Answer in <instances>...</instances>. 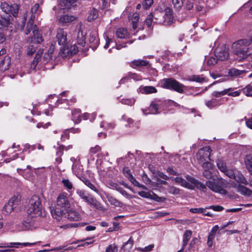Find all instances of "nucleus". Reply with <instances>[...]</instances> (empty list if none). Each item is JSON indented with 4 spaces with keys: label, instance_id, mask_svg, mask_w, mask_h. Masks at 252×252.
I'll return each instance as SVG.
<instances>
[{
    "label": "nucleus",
    "instance_id": "nucleus-1",
    "mask_svg": "<svg viewBox=\"0 0 252 252\" xmlns=\"http://www.w3.org/2000/svg\"><path fill=\"white\" fill-rule=\"evenodd\" d=\"M250 46V41L248 39H239L232 44V53L237 60L244 61L252 55Z\"/></svg>",
    "mask_w": 252,
    "mask_h": 252
},
{
    "label": "nucleus",
    "instance_id": "nucleus-2",
    "mask_svg": "<svg viewBox=\"0 0 252 252\" xmlns=\"http://www.w3.org/2000/svg\"><path fill=\"white\" fill-rule=\"evenodd\" d=\"M152 13L155 22L157 24L167 25L172 22L173 16L171 9L166 7L163 3L159 4Z\"/></svg>",
    "mask_w": 252,
    "mask_h": 252
},
{
    "label": "nucleus",
    "instance_id": "nucleus-3",
    "mask_svg": "<svg viewBox=\"0 0 252 252\" xmlns=\"http://www.w3.org/2000/svg\"><path fill=\"white\" fill-rule=\"evenodd\" d=\"M70 207L67 195L65 193H61L57 199V205L55 208L51 209L52 217L57 220L62 219L64 212L67 211Z\"/></svg>",
    "mask_w": 252,
    "mask_h": 252
},
{
    "label": "nucleus",
    "instance_id": "nucleus-4",
    "mask_svg": "<svg viewBox=\"0 0 252 252\" xmlns=\"http://www.w3.org/2000/svg\"><path fill=\"white\" fill-rule=\"evenodd\" d=\"M42 12L41 9H39V5L38 3H35L32 8L31 10V16L27 23V26L25 31V34H28L30 33L31 31H32V33L34 36H36V41L37 43L42 42L43 41L42 36H41L37 27L33 26V21L36 16H37Z\"/></svg>",
    "mask_w": 252,
    "mask_h": 252
},
{
    "label": "nucleus",
    "instance_id": "nucleus-5",
    "mask_svg": "<svg viewBox=\"0 0 252 252\" xmlns=\"http://www.w3.org/2000/svg\"><path fill=\"white\" fill-rule=\"evenodd\" d=\"M186 179L188 181L182 177H177L173 178L172 180L175 181L176 183H178L181 186L190 189H193L195 188H196L200 190L204 191L206 189V186L204 184L189 175L186 176Z\"/></svg>",
    "mask_w": 252,
    "mask_h": 252
},
{
    "label": "nucleus",
    "instance_id": "nucleus-6",
    "mask_svg": "<svg viewBox=\"0 0 252 252\" xmlns=\"http://www.w3.org/2000/svg\"><path fill=\"white\" fill-rule=\"evenodd\" d=\"M27 214L31 218L41 217L44 214L41 202L37 196H33L30 200Z\"/></svg>",
    "mask_w": 252,
    "mask_h": 252
},
{
    "label": "nucleus",
    "instance_id": "nucleus-7",
    "mask_svg": "<svg viewBox=\"0 0 252 252\" xmlns=\"http://www.w3.org/2000/svg\"><path fill=\"white\" fill-rule=\"evenodd\" d=\"M162 87L170 90H173L179 93H183L185 86L176 80L172 78L163 79L161 81Z\"/></svg>",
    "mask_w": 252,
    "mask_h": 252
},
{
    "label": "nucleus",
    "instance_id": "nucleus-8",
    "mask_svg": "<svg viewBox=\"0 0 252 252\" xmlns=\"http://www.w3.org/2000/svg\"><path fill=\"white\" fill-rule=\"evenodd\" d=\"M224 181L219 179L216 181H209L206 182V186L213 191L221 194H226V190L224 189Z\"/></svg>",
    "mask_w": 252,
    "mask_h": 252
},
{
    "label": "nucleus",
    "instance_id": "nucleus-9",
    "mask_svg": "<svg viewBox=\"0 0 252 252\" xmlns=\"http://www.w3.org/2000/svg\"><path fill=\"white\" fill-rule=\"evenodd\" d=\"M211 150L209 147H205L200 149L197 153V159L202 165L204 163L210 162V156Z\"/></svg>",
    "mask_w": 252,
    "mask_h": 252
},
{
    "label": "nucleus",
    "instance_id": "nucleus-10",
    "mask_svg": "<svg viewBox=\"0 0 252 252\" xmlns=\"http://www.w3.org/2000/svg\"><path fill=\"white\" fill-rule=\"evenodd\" d=\"M163 102L160 100H155L152 102L148 108V112L147 110H143V113L145 115L148 114H156L159 113L162 110V105Z\"/></svg>",
    "mask_w": 252,
    "mask_h": 252
},
{
    "label": "nucleus",
    "instance_id": "nucleus-11",
    "mask_svg": "<svg viewBox=\"0 0 252 252\" xmlns=\"http://www.w3.org/2000/svg\"><path fill=\"white\" fill-rule=\"evenodd\" d=\"M214 53L215 56L221 61L227 59L229 55L228 49L224 45L216 48Z\"/></svg>",
    "mask_w": 252,
    "mask_h": 252
},
{
    "label": "nucleus",
    "instance_id": "nucleus-12",
    "mask_svg": "<svg viewBox=\"0 0 252 252\" xmlns=\"http://www.w3.org/2000/svg\"><path fill=\"white\" fill-rule=\"evenodd\" d=\"M10 23L9 20L0 18V43H2L5 40V34L6 28Z\"/></svg>",
    "mask_w": 252,
    "mask_h": 252
},
{
    "label": "nucleus",
    "instance_id": "nucleus-13",
    "mask_svg": "<svg viewBox=\"0 0 252 252\" xmlns=\"http://www.w3.org/2000/svg\"><path fill=\"white\" fill-rule=\"evenodd\" d=\"M78 48L75 45L70 46L69 48L63 47L61 48L59 55L62 58H65L69 55H72L77 53Z\"/></svg>",
    "mask_w": 252,
    "mask_h": 252
},
{
    "label": "nucleus",
    "instance_id": "nucleus-14",
    "mask_svg": "<svg viewBox=\"0 0 252 252\" xmlns=\"http://www.w3.org/2000/svg\"><path fill=\"white\" fill-rule=\"evenodd\" d=\"M40 243V241L35 242H32V243H29V242H24V243H19V242H16V243H7L4 244L3 246H0V248L1 247H9V248H18L19 247H31L33 246L34 245H38Z\"/></svg>",
    "mask_w": 252,
    "mask_h": 252
},
{
    "label": "nucleus",
    "instance_id": "nucleus-15",
    "mask_svg": "<svg viewBox=\"0 0 252 252\" xmlns=\"http://www.w3.org/2000/svg\"><path fill=\"white\" fill-rule=\"evenodd\" d=\"M63 218H67L70 220L77 221L81 219L80 214L73 210H67V211L64 212Z\"/></svg>",
    "mask_w": 252,
    "mask_h": 252
},
{
    "label": "nucleus",
    "instance_id": "nucleus-16",
    "mask_svg": "<svg viewBox=\"0 0 252 252\" xmlns=\"http://www.w3.org/2000/svg\"><path fill=\"white\" fill-rule=\"evenodd\" d=\"M57 32L56 38L59 44H65L67 40V32L62 28L58 29Z\"/></svg>",
    "mask_w": 252,
    "mask_h": 252
},
{
    "label": "nucleus",
    "instance_id": "nucleus-17",
    "mask_svg": "<svg viewBox=\"0 0 252 252\" xmlns=\"http://www.w3.org/2000/svg\"><path fill=\"white\" fill-rule=\"evenodd\" d=\"M138 194L142 197L152 199L157 202H160L161 201V198L158 196L153 191L147 192L141 191L138 192Z\"/></svg>",
    "mask_w": 252,
    "mask_h": 252
},
{
    "label": "nucleus",
    "instance_id": "nucleus-18",
    "mask_svg": "<svg viewBox=\"0 0 252 252\" xmlns=\"http://www.w3.org/2000/svg\"><path fill=\"white\" fill-rule=\"evenodd\" d=\"M81 180L91 190H93L98 194H100V191L99 189V186L97 184L91 182L90 180L84 177H82Z\"/></svg>",
    "mask_w": 252,
    "mask_h": 252
},
{
    "label": "nucleus",
    "instance_id": "nucleus-19",
    "mask_svg": "<svg viewBox=\"0 0 252 252\" xmlns=\"http://www.w3.org/2000/svg\"><path fill=\"white\" fill-rule=\"evenodd\" d=\"M202 166L204 169L203 176L206 179H211L212 176L211 170L212 169L213 164L211 162H206L202 164Z\"/></svg>",
    "mask_w": 252,
    "mask_h": 252
},
{
    "label": "nucleus",
    "instance_id": "nucleus-20",
    "mask_svg": "<svg viewBox=\"0 0 252 252\" xmlns=\"http://www.w3.org/2000/svg\"><path fill=\"white\" fill-rule=\"evenodd\" d=\"M86 202H87L90 205L93 206L94 208L97 210H103V207L101 204V203L92 196H90Z\"/></svg>",
    "mask_w": 252,
    "mask_h": 252
},
{
    "label": "nucleus",
    "instance_id": "nucleus-21",
    "mask_svg": "<svg viewBox=\"0 0 252 252\" xmlns=\"http://www.w3.org/2000/svg\"><path fill=\"white\" fill-rule=\"evenodd\" d=\"M247 72V71L245 70H239L235 68H232L228 70V75L233 77H241L245 75Z\"/></svg>",
    "mask_w": 252,
    "mask_h": 252
},
{
    "label": "nucleus",
    "instance_id": "nucleus-22",
    "mask_svg": "<svg viewBox=\"0 0 252 252\" xmlns=\"http://www.w3.org/2000/svg\"><path fill=\"white\" fill-rule=\"evenodd\" d=\"M11 65V59L9 56H5L0 63V70L4 71L8 70Z\"/></svg>",
    "mask_w": 252,
    "mask_h": 252
},
{
    "label": "nucleus",
    "instance_id": "nucleus-23",
    "mask_svg": "<svg viewBox=\"0 0 252 252\" xmlns=\"http://www.w3.org/2000/svg\"><path fill=\"white\" fill-rule=\"evenodd\" d=\"M223 98L217 99L212 98L206 102V105L209 108L212 109L215 107L220 106L223 103Z\"/></svg>",
    "mask_w": 252,
    "mask_h": 252
},
{
    "label": "nucleus",
    "instance_id": "nucleus-24",
    "mask_svg": "<svg viewBox=\"0 0 252 252\" xmlns=\"http://www.w3.org/2000/svg\"><path fill=\"white\" fill-rule=\"evenodd\" d=\"M33 37H32L31 39H29L30 42H32L33 44L29 45L27 50V54L28 55H32L36 51L37 48L36 46L35 45V43L39 44L36 41V36H34L33 34ZM41 42H40V43Z\"/></svg>",
    "mask_w": 252,
    "mask_h": 252
},
{
    "label": "nucleus",
    "instance_id": "nucleus-25",
    "mask_svg": "<svg viewBox=\"0 0 252 252\" xmlns=\"http://www.w3.org/2000/svg\"><path fill=\"white\" fill-rule=\"evenodd\" d=\"M72 170L74 174H75L79 179L81 180L82 176L83 168L82 165L78 164H74L72 166Z\"/></svg>",
    "mask_w": 252,
    "mask_h": 252
},
{
    "label": "nucleus",
    "instance_id": "nucleus-26",
    "mask_svg": "<svg viewBox=\"0 0 252 252\" xmlns=\"http://www.w3.org/2000/svg\"><path fill=\"white\" fill-rule=\"evenodd\" d=\"M131 79H132L135 81H139L141 80L142 78L137 74L134 73H129L127 77H124L120 80V83L124 84L126 81Z\"/></svg>",
    "mask_w": 252,
    "mask_h": 252
},
{
    "label": "nucleus",
    "instance_id": "nucleus-27",
    "mask_svg": "<svg viewBox=\"0 0 252 252\" xmlns=\"http://www.w3.org/2000/svg\"><path fill=\"white\" fill-rule=\"evenodd\" d=\"M218 60V58L215 56V55H209L205 56V62H206V64L208 66H212L216 64L217 63Z\"/></svg>",
    "mask_w": 252,
    "mask_h": 252
},
{
    "label": "nucleus",
    "instance_id": "nucleus-28",
    "mask_svg": "<svg viewBox=\"0 0 252 252\" xmlns=\"http://www.w3.org/2000/svg\"><path fill=\"white\" fill-rule=\"evenodd\" d=\"M76 19V17L73 15H64L61 16L58 18L59 22L61 23L65 24L67 23L72 21H73Z\"/></svg>",
    "mask_w": 252,
    "mask_h": 252
},
{
    "label": "nucleus",
    "instance_id": "nucleus-29",
    "mask_svg": "<svg viewBox=\"0 0 252 252\" xmlns=\"http://www.w3.org/2000/svg\"><path fill=\"white\" fill-rule=\"evenodd\" d=\"M139 91L142 94H150L157 93V90L154 87L148 86L141 87L139 88Z\"/></svg>",
    "mask_w": 252,
    "mask_h": 252
},
{
    "label": "nucleus",
    "instance_id": "nucleus-30",
    "mask_svg": "<svg viewBox=\"0 0 252 252\" xmlns=\"http://www.w3.org/2000/svg\"><path fill=\"white\" fill-rule=\"evenodd\" d=\"M237 191L244 195L250 196L252 194V191L249 189L241 185L237 186Z\"/></svg>",
    "mask_w": 252,
    "mask_h": 252
},
{
    "label": "nucleus",
    "instance_id": "nucleus-31",
    "mask_svg": "<svg viewBox=\"0 0 252 252\" xmlns=\"http://www.w3.org/2000/svg\"><path fill=\"white\" fill-rule=\"evenodd\" d=\"M149 63L145 60H135L129 63V65L133 68L135 66H147Z\"/></svg>",
    "mask_w": 252,
    "mask_h": 252
},
{
    "label": "nucleus",
    "instance_id": "nucleus-32",
    "mask_svg": "<svg viewBox=\"0 0 252 252\" xmlns=\"http://www.w3.org/2000/svg\"><path fill=\"white\" fill-rule=\"evenodd\" d=\"M71 148H72L71 145H69L68 147H65L63 145L60 146L59 147V149L58 151H57V155L59 157H61L63 154V151L64 150H68ZM56 160L58 163H60L62 162V159L61 157H58L56 158Z\"/></svg>",
    "mask_w": 252,
    "mask_h": 252
},
{
    "label": "nucleus",
    "instance_id": "nucleus-33",
    "mask_svg": "<svg viewBox=\"0 0 252 252\" xmlns=\"http://www.w3.org/2000/svg\"><path fill=\"white\" fill-rule=\"evenodd\" d=\"M20 199V195L16 194L12 196L8 202L13 207V208L15 209L19 204Z\"/></svg>",
    "mask_w": 252,
    "mask_h": 252
},
{
    "label": "nucleus",
    "instance_id": "nucleus-34",
    "mask_svg": "<svg viewBox=\"0 0 252 252\" xmlns=\"http://www.w3.org/2000/svg\"><path fill=\"white\" fill-rule=\"evenodd\" d=\"M81 111L79 109H75L72 112V120L76 124H78L81 121V116L80 113Z\"/></svg>",
    "mask_w": 252,
    "mask_h": 252
},
{
    "label": "nucleus",
    "instance_id": "nucleus-35",
    "mask_svg": "<svg viewBox=\"0 0 252 252\" xmlns=\"http://www.w3.org/2000/svg\"><path fill=\"white\" fill-rule=\"evenodd\" d=\"M93 237L91 238H87L85 239V242H84V240H77L76 242H73L71 244H77L78 243H81V244L77 245V247H84L86 246H88L90 244H92L94 242V240H92V238Z\"/></svg>",
    "mask_w": 252,
    "mask_h": 252
},
{
    "label": "nucleus",
    "instance_id": "nucleus-36",
    "mask_svg": "<svg viewBox=\"0 0 252 252\" xmlns=\"http://www.w3.org/2000/svg\"><path fill=\"white\" fill-rule=\"evenodd\" d=\"M233 179L239 183L243 184L245 185H247L248 184V182L245 178L238 171H237L235 175V178H234Z\"/></svg>",
    "mask_w": 252,
    "mask_h": 252
},
{
    "label": "nucleus",
    "instance_id": "nucleus-37",
    "mask_svg": "<svg viewBox=\"0 0 252 252\" xmlns=\"http://www.w3.org/2000/svg\"><path fill=\"white\" fill-rule=\"evenodd\" d=\"M77 0H62L60 3L62 9L69 8Z\"/></svg>",
    "mask_w": 252,
    "mask_h": 252
},
{
    "label": "nucleus",
    "instance_id": "nucleus-38",
    "mask_svg": "<svg viewBox=\"0 0 252 252\" xmlns=\"http://www.w3.org/2000/svg\"><path fill=\"white\" fill-rule=\"evenodd\" d=\"M233 90V89L232 88H229L228 89H224L221 91H214L212 93V95L214 97H220L222 96H223L225 94H227L228 92Z\"/></svg>",
    "mask_w": 252,
    "mask_h": 252
},
{
    "label": "nucleus",
    "instance_id": "nucleus-39",
    "mask_svg": "<svg viewBox=\"0 0 252 252\" xmlns=\"http://www.w3.org/2000/svg\"><path fill=\"white\" fill-rule=\"evenodd\" d=\"M77 43L82 46H84L85 44V36L81 30H79L78 32Z\"/></svg>",
    "mask_w": 252,
    "mask_h": 252
},
{
    "label": "nucleus",
    "instance_id": "nucleus-40",
    "mask_svg": "<svg viewBox=\"0 0 252 252\" xmlns=\"http://www.w3.org/2000/svg\"><path fill=\"white\" fill-rule=\"evenodd\" d=\"M98 17V11L95 8H92L90 10L88 17V20L90 22L96 19Z\"/></svg>",
    "mask_w": 252,
    "mask_h": 252
},
{
    "label": "nucleus",
    "instance_id": "nucleus-41",
    "mask_svg": "<svg viewBox=\"0 0 252 252\" xmlns=\"http://www.w3.org/2000/svg\"><path fill=\"white\" fill-rule=\"evenodd\" d=\"M116 35L119 38H125L128 36V34L126 29L120 28L117 31Z\"/></svg>",
    "mask_w": 252,
    "mask_h": 252
},
{
    "label": "nucleus",
    "instance_id": "nucleus-42",
    "mask_svg": "<svg viewBox=\"0 0 252 252\" xmlns=\"http://www.w3.org/2000/svg\"><path fill=\"white\" fill-rule=\"evenodd\" d=\"M19 11V6L16 4L10 5L9 12L8 14H11L14 17L17 15Z\"/></svg>",
    "mask_w": 252,
    "mask_h": 252
},
{
    "label": "nucleus",
    "instance_id": "nucleus-43",
    "mask_svg": "<svg viewBox=\"0 0 252 252\" xmlns=\"http://www.w3.org/2000/svg\"><path fill=\"white\" fill-rule=\"evenodd\" d=\"M62 183L68 192H70V191L73 188V184L68 179L62 180Z\"/></svg>",
    "mask_w": 252,
    "mask_h": 252
},
{
    "label": "nucleus",
    "instance_id": "nucleus-44",
    "mask_svg": "<svg viewBox=\"0 0 252 252\" xmlns=\"http://www.w3.org/2000/svg\"><path fill=\"white\" fill-rule=\"evenodd\" d=\"M13 207L7 202L3 207L2 212L5 215H7L11 213L14 210Z\"/></svg>",
    "mask_w": 252,
    "mask_h": 252
},
{
    "label": "nucleus",
    "instance_id": "nucleus-45",
    "mask_svg": "<svg viewBox=\"0 0 252 252\" xmlns=\"http://www.w3.org/2000/svg\"><path fill=\"white\" fill-rule=\"evenodd\" d=\"M106 198L111 204L117 207H120L121 206V203L110 195L107 194Z\"/></svg>",
    "mask_w": 252,
    "mask_h": 252
},
{
    "label": "nucleus",
    "instance_id": "nucleus-46",
    "mask_svg": "<svg viewBox=\"0 0 252 252\" xmlns=\"http://www.w3.org/2000/svg\"><path fill=\"white\" fill-rule=\"evenodd\" d=\"M133 245V241L132 240L131 237H130L129 240L123 245L122 249L124 251H128L132 248Z\"/></svg>",
    "mask_w": 252,
    "mask_h": 252
},
{
    "label": "nucleus",
    "instance_id": "nucleus-47",
    "mask_svg": "<svg viewBox=\"0 0 252 252\" xmlns=\"http://www.w3.org/2000/svg\"><path fill=\"white\" fill-rule=\"evenodd\" d=\"M217 166L220 171L224 173L227 169L225 163L221 159L217 161Z\"/></svg>",
    "mask_w": 252,
    "mask_h": 252
},
{
    "label": "nucleus",
    "instance_id": "nucleus-48",
    "mask_svg": "<svg viewBox=\"0 0 252 252\" xmlns=\"http://www.w3.org/2000/svg\"><path fill=\"white\" fill-rule=\"evenodd\" d=\"M242 91L246 95L248 96H252V84L247 85Z\"/></svg>",
    "mask_w": 252,
    "mask_h": 252
},
{
    "label": "nucleus",
    "instance_id": "nucleus-49",
    "mask_svg": "<svg viewBox=\"0 0 252 252\" xmlns=\"http://www.w3.org/2000/svg\"><path fill=\"white\" fill-rule=\"evenodd\" d=\"M172 4L174 7L177 10H180L183 4L182 0H172Z\"/></svg>",
    "mask_w": 252,
    "mask_h": 252
},
{
    "label": "nucleus",
    "instance_id": "nucleus-50",
    "mask_svg": "<svg viewBox=\"0 0 252 252\" xmlns=\"http://www.w3.org/2000/svg\"><path fill=\"white\" fill-rule=\"evenodd\" d=\"M89 41L94 44V46H97L99 43V40L95 33H91L89 38Z\"/></svg>",
    "mask_w": 252,
    "mask_h": 252
},
{
    "label": "nucleus",
    "instance_id": "nucleus-51",
    "mask_svg": "<svg viewBox=\"0 0 252 252\" xmlns=\"http://www.w3.org/2000/svg\"><path fill=\"white\" fill-rule=\"evenodd\" d=\"M245 163L248 170L250 171H252V158L249 156L245 158Z\"/></svg>",
    "mask_w": 252,
    "mask_h": 252
},
{
    "label": "nucleus",
    "instance_id": "nucleus-52",
    "mask_svg": "<svg viewBox=\"0 0 252 252\" xmlns=\"http://www.w3.org/2000/svg\"><path fill=\"white\" fill-rule=\"evenodd\" d=\"M135 102V99L133 98H123L121 99V102L125 105H128L129 106L133 105Z\"/></svg>",
    "mask_w": 252,
    "mask_h": 252
},
{
    "label": "nucleus",
    "instance_id": "nucleus-53",
    "mask_svg": "<svg viewBox=\"0 0 252 252\" xmlns=\"http://www.w3.org/2000/svg\"><path fill=\"white\" fill-rule=\"evenodd\" d=\"M115 126V124L113 123H107L105 121L102 122L100 124L101 127L105 128L107 129L113 128Z\"/></svg>",
    "mask_w": 252,
    "mask_h": 252
},
{
    "label": "nucleus",
    "instance_id": "nucleus-54",
    "mask_svg": "<svg viewBox=\"0 0 252 252\" xmlns=\"http://www.w3.org/2000/svg\"><path fill=\"white\" fill-rule=\"evenodd\" d=\"M236 169H227L226 171L224 172L225 175L228 176L229 178L233 179L235 178V175L237 172Z\"/></svg>",
    "mask_w": 252,
    "mask_h": 252
},
{
    "label": "nucleus",
    "instance_id": "nucleus-55",
    "mask_svg": "<svg viewBox=\"0 0 252 252\" xmlns=\"http://www.w3.org/2000/svg\"><path fill=\"white\" fill-rule=\"evenodd\" d=\"M105 252H118V247L115 244H110L106 248Z\"/></svg>",
    "mask_w": 252,
    "mask_h": 252
},
{
    "label": "nucleus",
    "instance_id": "nucleus-56",
    "mask_svg": "<svg viewBox=\"0 0 252 252\" xmlns=\"http://www.w3.org/2000/svg\"><path fill=\"white\" fill-rule=\"evenodd\" d=\"M77 194L82 198L84 201H86L90 196H88L85 190H77Z\"/></svg>",
    "mask_w": 252,
    "mask_h": 252
},
{
    "label": "nucleus",
    "instance_id": "nucleus-57",
    "mask_svg": "<svg viewBox=\"0 0 252 252\" xmlns=\"http://www.w3.org/2000/svg\"><path fill=\"white\" fill-rule=\"evenodd\" d=\"M154 247V244L149 245L148 246L145 247L144 248H137V250L141 252H151Z\"/></svg>",
    "mask_w": 252,
    "mask_h": 252
},
{
    "label": "nucleus",
    "instance_id": "nucleus-58",
    "mask_svg": "<svg viewBox=\"0 0 252 252\" xmlns=\"http://www.w3.org/2000/svg\"><path fill=\"white\" fill-rule=\"evenodd\" d=\"M40 55L39 54V53H37L36 55H35V57H34L32 64H31V68H33V69H34L37 65V64L38 62V61L40 59Z\"/></svg>",
    "mask_w": 252,
    "mask_h": 252
},
{
    "label": "nucleus",
    "instance_id": "nucleus-59",
    "mask_svg": "<svg viewBox=\"0 0 252 252\" xmlns=\"http://www.w3.org/2000/svg\"><path fill=\"white\" fill-rule=\"evenodd\" d=\"M0 8H1V10L5 13H6V14L9 13L10 5H9L7 3L2 2L0 4Z\"/></svg>",
    "mask_w": 252,
    "mask_h": 252
},
{
    "label": "nucleus",
    "instance_id": "nucleus-60",
    "mask_svg": "<svg viewBox=\"0 0 252 252\" xmlns=\"http://www.w3.org/2000/svg\"><path fill=\"white\" fill-rule=\"evenodd\" d=\"M153 18V13H151L148 15V17L146 19L145 24L148 28H150L151 27Z\"/></svg>",
    "mask_w": 252,
    "mask_h": 252
},
{
    "label": "nucleus",
    "instance_id": "nucleus-61",
    "mask_svg": "<svg viewBox=\"0 0 252 252\" xmlns=\"http://www.w3.org/2000/svg\"><path fill=\"white\" fill-rule=\"evenodd\" d=\"M36 148L35 145H30L29 144H26L24 145L23 149V152H30L31 151H33Z\"/></svg>",
    "mask_w": 252,
    "mask_h": 252
},
{
    "label": "nucleus",
    "instance_id": "nucleus-62",
    "mask_svg": "<svg viewBox=\"0 0 252 252\" xmlns=\"http://www.w3.org/2000/svg\"><path fill=\"white\" fill-rule=\"evenodd\" d=\"M96 116V114L93 113L91 114H90L89 113H85L82 115V118L84 120H86L88 119H91V121H93L95 117Z\"/></svg>",
    "mask_w": 252,
    "mask_h": 252
},
{
    "label": "nucleus",
    "instance_id": "nucleus-63",
    "mask_svg": "<svg viewBox=\"0 0 252 252\" xmlns=\"http://www.w3.org/2000/svg\"><path fill=\"white\" fill-rule=\"evenodd\" d=\"M123 172L129 181H131V178H134L128 167H125L123 169Z\"/></svg>",
    "mask_w": 252,
    "mask_h": 252
},
{
    "label": "nucleus",
    "instance_id": "nucleus-64",
    "mask_svg": "<svg viewBox=\"0 0 252 252\" xmlns=\"http://www.w3.org/2000/svg\"><path fill=\"white\" fill-rule=\"evenodd\" d=\"M180 192V189L174 187H171L169 189V192L174 195L179 194Z\"/></svg>",
    "mask_w": 252,
    "mask_h": 252
}]
</instances>
